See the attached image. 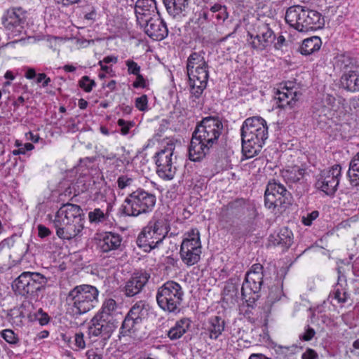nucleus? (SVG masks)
<instances>
[{
    "label": "nucleus",
    "mask_w": 359,
    "mask_h": 359,
    "mask_svg": "<svg viewBox=\"0 0 359 359\" xmlns=\"http://www.w3.org/2000/svg\"><path fill=\"white\" fill-rule=\"evenodd\" d=\"M224 129L218 116H207L197 124L189 147V158L191 161H201L218 144Z\"/></svg>",
    "instance_id": "nucleus-1"
},
{
    "label": "nucleus",
    "mask_w": 359,
    "mask_h": 359,
    "mask_svg": "<svg viewBox=\"0 0 359 359\" xmlns=\"http://www.w3.org/2000/svg\"><path fill=\"white\" fill-rule=\"evenodd\" d=\"M48 218L55 229L57 236L62 240L79 236L84 228V214L78 205L63 204L55 215H48Z\"/></svg>",
    "instance_id": "nucleus-2"
},
{
    "label": "nucleus",
    "mask_w": 359,
    "mask_h": 359,
    "mask_svg": "<svg viewBox=\"0 0 359 359\" xmlns=\"http://www.w3.org/2000/svg\"><path fill=\"white\" fill-rule=\"evenodd\" d=\"M242 151L247 158L257 155L268 138L266 121L260 116L248 118L241 126Z\"/></svg>",
    "instance_id": "nucleus-3"
},
{
    "label": "nucleus",
    "mask_w": 359,
    "mask_h": 359,
    "mask_svg": "<svg viewBox=\"0 0 359 359\" xmlns=\"http://www.w3.org/2000/svg\"><path fill=\"white\" fill-rule=\"evenodd\" d=\"M204 55V52H194L187 61L190 98L194 102H199L209 78L208 65Z\"/></svg>",
    "instance_id": "nucleus-4"
},
{
    "label": "nucleus",
    "mask_w": 359,
    "mask_h": 359,
    "mask_svg": "<svg viewBox=\"0 0 359 359\" xmlns=\"http://www.w3.org/2000/svg\"><path fill=\"white\" fill-rule=\"evenodd\" d=\"M99 290L90 285H81L71 290L65 299L67 314L78 317L94 309L98 303Z\"/></svg>",
    "instance_id": "nucleus-5"
},
{
    "label": "nucleus",
    "mask_w": 359,
    "mask_h": 359,
    "mask_svg": "<svg viewBox=\"0 0 359 359\" xmlns=\"http://www.w3.org/2000/svg\"><path fill=\"white\" fill-rule=\"evenodd\" d=\"M170 230L167 220L163 218H151L137 236V245L146 252L158 248L167 237Z\"/></svg>",
    "instance_id": "nucleus-6"
},
{
    "label": "nucleus",
    "mask_w": 359,
    "mask_h": 359,
    "mask_svg": "<svg viewBox=\"0 0 359 359\" xmlns=\"http://www.w3.org/2000/svg\"><path fill=\"white\" fill-rule=\"evenodd\" d=\"M156 203V197L154 194L138 188L126 197L121 212L125 216L138 217L152 212Z\"/></svg>",
    "instance_id": "nucleus-7"
},
{
    "label": "nucleus",
    "mask_w": 359,
    "mask_h": 359,
    "mask_svg": "<svg viewBox=\"0 0 359 359\" xmlns=\"http://www.w3.org/2000/svg\"><path fill=\"white\" fill-rule=\"evenodd\" d=\"M183 296L184 292L181 285L177 282L169 280L158 288L156 299L162 310L175 313L180 311Z\"/></svg>",
    "instance_id": "nucleus-8"
},
{
    "label": "nucleus",
    "mask_w": 359,
    "mask_h": 359,
    "mask_svg": "<svg viewBox=\"0 0 359 359\" xmlns=\"http://www.w3.org/2000/svg\"><path fill=\"white\" fill-rule=\"evenodd\" d=\"M46 283L45 276L39 273L25 271L22 273L12 284L13 291L26 298H35L37 293Z\"/></svg>",
    "instance_id": "nucleus-9"
},
{
    "label": "nucleus",
    "mask_w": 359,
    "mask_h": 359,
    "mask_svg": "<svg viewBox=\"0 0 359 359\" xmlns=\"http://www.w3.org/2000/svg\"><path fill=\"white\" fill-rule=\"evenodd\" d=\"M202 244L199 230L196 228L185 232L180 245V255L182 262L191 266L201 259Z\"/></svg>",
    "instance_id": "nucleus-10"
},
{
    "label": "nucleus",
    "mask_w": 359,
    "mask_h": 359,
    "mask_svg": "<svg viewBox=\"0 0 359 359\" xmlns=\"http://www.w3.org/2000/svg\"><path fill=\"white\" fill-rule=\"evenodd\" d=\"M174 150L175 145L172 143L168 144L154 156L156 173L160 178L165 181L173 180L176 175V157H173Z\"/></svg>",
    "instance_id": "nucleus-11"
},
{
    "label": "nucleus",
    "mask_w": 359,
    "mask_h": 359,
    "mask_svg": "<svg viewBox=\"0 0 359 359\" xmlns=\"http://www.w3.org/2000/svg\"><path fill=\"white\" fill-rule=\"evenodd\" d=\"M264 268L260 264H253L246 273L241 287V294L246 302L255 301L263 284Z\"/></svg>",
    "instance_id": "nucleus-12"
},
{
    "label": "nucleus",
    "mask_w": 359,
    "mask_h": 359,
    "mask_svg": "<svg viewBox=\"0 0 359 359\" xmlns=\"http://www.w3.org/2000/svg\"><path fill=\"white\" fill-rule=\"evenodd\" d=\"M291 194L286 188L276 181L269 182L264 194L265 205L269 209L286 208L291 203Z\"/></svg>",
    "instance_id": "nucleus-13"
},
{
    "label": "nucleus",
    "mask_w": 359,
    "mask_h": 359,
    "mask_svg": "<svg viewBox=\"0 0 359 359\" xmlns=\"http://www.w3.org/2000/svg\"><path fill=\"white\" fill-rule=\"evenodd\" d=\"M341 177V168L336 164L330 168L325 169L316 176L315 187L326 195H333L337 190Z\"/></svg>",
    "instance_id": "nucleus-14"
},
{
    "label": "nucleus",
    "mask_w": 359,
    "mask_h": 359,
    "mask_svg": "<svg viewBox=\"0 0 359 359\" xmlns=\"http://www.w3.org/2000/svg\"><path fill=\"white\" fill-rule=\"evenodd\" d=\"M26 19V13L20 7H13L6 12L4 25L9 37L20 36L23 32Z\"/></svg>",
    "instance_id": "nucleus-15"
},
{
    "label": "nucleus",
    "mask_w": 359,
    "mask_h": 359,
    "mask_svg": "<svg viewBox=\"0 0 359 359\" xmlns=\"http://www.w3.org/2000/svg\"><path fill=\"white\" fill-rule=\"evenodd\" d=\"M117 327L113 319H107L95 315L91 320V325L88 328L90 337H100L102 341L105 342L111 337L113 332Z\"/></svg>",
    "instance_id": "nucleus-16"
},
{
    "label": "nucleus",
    "mask_w": 359,
    "mask_h": 359,
    "mask_svg": "<svg viewBox=\"0 0 359 359\" xmlns=\"http://www.w3.org/2000/svg\"><path fill=\"white\" fill-rule=\"evenodd\" d=\"M139 25L145 34L154 40L161 41L168 34L166 24L160 18L159 13L147 20L146 23L139 24Z\"/></svg>",
    "instance_id": "nucleus-17"
},
{
    "label": "nucleus",
    "mask_w": 359,
    "mask_h": 359,
    "mask_svg": "<svg viewBox=\"0 0 359 359\" xmlns=\"http://www.w3.org/2000/svg\"><path fill=\"white\" fill-rule=\"evenodd\" d=\"M149 278L150 274L147 271L135 272L126 281L122 291L128 297H135L142 291Z\"/></svg>",
    "instance_id": "nucleus-18"
},
{
    "label": "nucleus",
    "mask_w": 359,
    "mask_h": 359,
    "mask_svg": "<svg viewBox=\"0 0 359 359\" xmlns=\"http://www.w3.org/2000/svg\"><path fill=\"white\" fill-rule=\"evenodd\" d=\"M251 47L257 51H262L269 47L274 41L276 36L268 25L264 24L258 27L257 34L253 36L249 34Z\"/></svg>",
    "instance_id": "nucleus-19"
},
{
    "label": "nucleus",
    "mask_w": 359,
    "mask_h": 359,
    "mask_svg": "<svg viewBox=\"0 0 359 359\" xmlns=\"http://www.w3.org/2000/svg\"><path fill=\"white\" fill-rule=\"evenodd\" d=\"M156 0H137L135 14L137 24L146 23L147 20L158 14Z\"/></svg>",
    "instance_id": "nucleus-20"
},
{
    "label": "nucleus",
    "mask_w": 359,
    "mask_h": 359,
    "mask_svg": "<svg viewBox=\"0 0 359 359\" xmlns=\"http://www.w3.org/2000/svg\"><path fill=\"white\" fill-rule=\"evenodd\" d=\"M300 96L297 88L292 86V83L289 86L285 85L281 90H278L275 95L277 100L278 107L283 109H292Z\"/></svg>",
    "instance_id": "nucleus-21"
},
{
    "label": "nucleus",
    "mask_w": 359,
    "mask_h": 359,
    "mask_svg": "<svg viewBox=\"0 0 359 359\" xmlns=\"http://www.w3.org/2000/svg\"><path fill=\"white\" fill-rule=\"evenodd\" d=\"M123 236L115 232H105L100 234L97 241V247L102 252L107 253L121 250Z\"/></svg>",
    "instance_id": "nucleus-22"
},
{
    "label": "nucleus",
    "mask_w": 359,
    "mask_h": 359,
    "mask_svg": "<svg viewBox=\"0 0 359 359\" xmlns=\"http://www.w3.org/2000/svg\"><path fill=\"white\" fill-rule=\"evenodd\" d=\"M224 328V320L221 316H212L204 321L203 324V334L210 339L216 340L222 335Z\"/></svg>",
    "instance_id": "nucleus-23"
},
{
    "label": "nucleus",
    "mask_w": 359,
    "mask_h": 359,
    "mask_svg": "<svg viewBox=\"0 0 359 359\" xmlns=\"http://www.w3.org/2000/svg\"><path fill=\"white\" fill-rule=\"evenodd\" d=\"M303 22L301 25L300 32H309L320 29L324 25V18L321 13L317 11L310 9L305 6L304 13H302Z\"/></svg>",
    "instance_id": "nucleus-24"
},
{
    "label": "nucleus",
    "mask_w": 359,
    "mask_h": 359,
    "mask_svg": "<svg viewBox=\"0 0 359 359\" xmlns=\"http://www.w3.org/2000/svg\"><path fill=\"white\" fill-rule=\"evenodd\" d=\"M168 13L174 18L186 16L189 11V0H163Z\"/></svg>",
    "instance_id": "nucleus-25"
},
{
    "label": "nucleus",
    "mask_w": 359,
    "mask_h": 359,
    "mask_svg": "<svg viewBox=\"0 0 359 359\" xmlns=\"http://www.w3.org/2000/svg\"><path fill=\"white\" fill-rule=\"evenodd\" d=\"M304 8L305 6L300 5L292 6L289 7L285 13L286 22L299 32L303 22L302 13H304Z\"/></svg>",
    "instance_id": "nucleus-26"
},
{
    "label": "nucleus",
    "mask_w": 359,
    "mask_h": 359,
    "mask_svg": "<svg viewBox=\"0 0 359 359\" xmlns=\"http://www.w3.org/2000/svg\"><path fill=\"white\" fill-rule=\"evenodd\" d=\"M341 87L347 91H359V72L355 70L345 72L340 79Z\"/></svg>",
    "instance_id": "nucleus-27"
},
{
    "label": "nucleus",
    "mask_w": 359,
    "mask_h": 359,
    "mask_svg": "<svg viewBox=\"0 0 359 359\" xmlns=\"http://www.w3.org/2000/svg\"><path fill=\"white\" fill-rule=\"evenodd\" d=\"M149 311V304L144 300H140L133 305L128 315L132 317V318L135 319L136 322L141 323L143 320L148 317Z\"/></svg>",
    "instance_id": "nucleus-28"
},
{
    "label": "nucleus",
    "mask_w": 359,
    "mask_h": 359,
    "mask_svg": "<svg viewBox=\"0 0 359 359\" xmlns=\"http://www.w3.org/2000/svg\"><path fill=\"white\" fill-rule=\"evenodd\" d=\"M190 326L191 321L188 318L180 319L168 330L167 336L172 341L179 339L187 332Z\"/></svg>",
    "instance_id": "nucleus-29"
},
{
    "label": "nucleus",
    "mask_w": 359,
    "mask_h": 359,
    "mask_svg": "<svg viewBox=\"0 0 359 359\" xmlns=\"http://www.w3.org/2000/svg\"><path fill=\"white\" fill-rule=\"evenodd\" d=\"M306 170L297 165L289 167L282 171V177L288 184L303 182Z\"/></svg>",
    "instance_id": "nucleus-30"
},
{
    "label": "nucleus",
    "mask_w": 359,
    "mask_h": 359,
    "mask_svg": "<svg viewBox=\"0 0 359 359\" xmlns=\"http://www.w3.org/2000/svg\"><path fill=\"white\" fill-rule=\"evenodd\" d=\"M322 41L318 36H311L304 39L299 47V52L304 55H311L320 48Z\"/></svg>",
    "instance_id": "nucleus-31"
},
{
    "label": "nucleus",
    "mask_w": 359,
    "mask_h": 359,
    "mask_svg": "<svg viewBox=\"0 0 359 359\" xmlns=\"http://www.w3.org/2000/svg\"><path fill=\"white\" fill-rule=\"evenodd\" d=\"M118 304L114 299H106L102 305L100 312L96 315L100 316L103 318L111 319V317L118 312Z\"/></svg>",
    "instance_id": "nucleus-32"
},
{
    "label": "nucleus",
    "mask_w": 359,
    "mask_h": 359,
    "mask_svg": "<svg viewBox=\"0 0 359 359\" xmlns=\"http://www.w3.org/2000/svg\"><path fill=\"white\" fill-rule=\"evenodd\" d=\"M272 238L274 245H282L289 248L292 243L293 233L287 227H283L278 233L272 236Z\"/></svg>",
    "instance_id": "nucleus-33"
},
{
    "label": "nucleus",
    "mask_w": 359,
    "mask_h": 359,
    "mask_svg": "<svg viewBox=\"0 0 359 359\" xmlns=\"http://www.w3.org/2000/svg\"><path fill=\"white\" fill-rule=\"evenodd\" d=\"M109 215V205L106 211L97 208L90 211L88 214L89 222L93 225L102 224L108 220Z\"/></svg>",
    "instance_id": "nucleus-34"
},
{
    "label": "nucleus",
    "mask_w": 359,
    "mask_h": 359,
    "mask_svg": "<svg viewBox=\"0 0 359 359\" xmlns=\"http://www.w3.org/2000/svg\"><path fill=\"white\" fill-rule=\"evenodd\" d=\"M348 175L353 186L359 185V151L350 161Z\"/></svg>",
    "instance_id": "nucleus-35"
},
{
    "label": "nucleus",
    "mask_w": 359,
    "mask_h": 359,
    "mask_svg": "<svg viewBox=\"0 0 359 359\" xmlns=\"http://www.w3.org/2000/svg\"><path fill=\"white\" fill-rule=\"evenodd\" d=\"M140 322H136V320L126 315L124 320L122 323L119 332V337H126L135 332L137 330V326L140 325Z\"/></svg>",
    "instance_id": "nucleus-36"
},
{
    "label": "nucleus",
    "mask_w": 359,
    "mask_h": 359,
    "mask_svg": "<svg viewBox=\"0 0 359 359\" xmlns=\"http://www.w3.org/2000/svg\"><path fill=\"white\" fill-rule=\"evenodd\" d=\"M0 336L12 348L19 347L21 345V340L18 333L11 329H4L0 332Z\"/></svg>",
    "instance_id": "nucleus-37"
},
{
    "label": "nucleus",
    "mask_w": 359,
    "mask_h": 359,
    "mask_svg": "<svg viewBox=\"0 0 359 359\" xmlns=\"http://www.w3.org/2000/svg\"><path fill=\"white\" fill-rule=\"evenodd\" d=\"M210 12L212 13V18L215 19L217 23H222L228 18L229 14L225 6L219 4H215L210 8Z\"/></svg>",
    "instance_id": "nucleus-38"
},
{
    "label": "nucleus",
    "mask_w": 359,
    "mask_h": 359,
    "mask_svg": "<svg viewBox=\"0 0 359 359\" xmlns=\"http://www.w3.org/2000/svg\"><path fill=\"white\" fill-rule=\"evenodd\" d=\"M325 103L330 107L332 111L338 112L340 111L341 107L344 108L345 100L342 97L336 98L331 95H327L325 98Z\"/></svg>",
    "instance_id": "nucleus-39"
},
{
    "label": "nucleus",
    "mask_w": 359,
    "mask_h": 359,
    "mask_svg": "<svg viewBox=\"0 0 359 359\" xmlns=\"http://www.w3.org/2000/svg\"><path fill=\"white\" fill-rule=\"evenodd\" d=\"M283 296L282 285L279 284L269 287V292L267 296V303L273 304L280 299Z\"/></svg>",
    "instance_id": "nucleus-40"
},
{
    "label": "nucleus",
    "mask_w": 359,
    "mask_h": 359,
    "mask_svg": "<svg viewBox=\"0 0 359 359\" xmlns=\"http://www.w3.org/2000/svg\"><path fill=\"white\" fill-rule=\"evenodd\" d=\"M134 178L130 175H121L116 180L117 187L120 190L130 187L134 182Z\"/></svg>",
    "instance_id": "nucleus-41"
},
{
    "label": "nucleus",
    "mask_w": 359,
    "mask_h": 359,
    "mask_svg": "<svg viewBox=\"0 0 359 359\" xmlns=\"http://www.w3.org/2000/svg\"><path fill=\"white\" fill-rule=\"evenodd\" d=\"M79 86L86 93H90L96 86V83L93 79H90L88 76H83L79 81Z\"/></svg>",
    "instance_id": "nucleus-42"
},
{
    "label": "nucleus",
    "mask_w": 359,
    "mask_h": 359,
    "mask_svg": "<svg viewBox=\"0 0 359 359\" xmlns=\"http://www.w3.org/2000/svg\"><path fill=\"white\" fill-rule=\"evenodd\" d=\"M73 344L76 350L83 349L86 347L84 335L81 332H76L74 334Z\"/></svg>",
    "instance_id": "nucleus-43"
},
{
    "label": "nucleus",
    "mask_w": 359,
    "mask_h": 359,
    "mask_svg": "<svg viewBox=\"0 0 359 359\" xmlns=\"http://www.w3.org/2000/svg\"><path fill=\"white\" fill-rule=\"evenodd\" d=\"M125 62L129 74L137 75L140 73L141 67L136 62L129 59Z\"/></svg>",
    "instance_id": "nucleus-44"
},
{
    "label": "nucleus",
    "mask_w": 359,
    "mask_h": 359,
    "mask_svg": "<svg viewBox=\"0 0 359 359\" xmlns=\"http://www.w3.org/2000/svg\"><path fill=\"white\" fill-rule=\"evenodd\" d=\"M316 332L314 329L309 326H306L304 331L299 334V338L301 341H309L315 336Z\"/></svg>",
    "instance_id": "nucleus-45"
},
{
    "label": "nucleus",
    "mask_w": 359,
    "mask_h": 359,
    "mask_svg": "<svg viewBox=\"0 0 359 359\" xmlns=\"http://www.w3.org/2000/svg\"><path fill=\"white\" fill-rule=\"evenodd\" d=\"M319 215V212L317 210H313L310 213H308L306 216H303L302 222L305 226H311L313 221L316 219Z\"/></svg>",
    "instance_id": "nucleus-46"
},
{
    "label": "nucleus",
    "mask_w": 359,
    "mask_h": 359,
    "mask_svg": "<svg viewBox=\"0 0 359 359\" xmlns=\"http://www.w3.org/2000/svg\"><path fill=\"white\" fill-rule=\"evenodd\" d=\"M135 107L140 111H145L148 108V99L146 95H143L135 100Z\"/></svg>",
    "instance_id": "nucleus-47"
},
{
    "label": "nucleus",
    "mask_w": 359,
    "mask_h": 359,
    "mask_svg": "<svg viewBox=\"0 0 359 359\" xmlns=\"http://www.w3.org/2000/svg\"><path fill=\"white\" fill-rule=\"evenodd\" d=\"M34 145L31 143H26L24 145H21L18 149L13 151V155L25 154L26 151H31L34 149Z\"/></svg>",
    "instance_id": "nucleus-48"
},
{
    "label": "nucleus",
    "mask_w": 359,
    "mask_h": 359,
    "mask_svg": "<svg viewBox=\"0 0 359 359\" xmlns=\"http://www.w3.org/2000/svg\"><path fill=\"white\" fill-rule=\"evenodd\" d=\"M136 76V79L133 83L135 88H144L147 86L146 80L142 74H138Z\"/></svg>",
    "instance_id": "nucleus-49"
},
{
    "label": "nucleus",
    "mask_w": 359,
    "mask_h": 359,
    "mask_svg": "<svg viewBox=\"0 0 359 359\" xmlns=\"http://www.w3.org/2000/svg\"><path fill=\"white\" fill-rule=\"evenodd\" d=\"M36 83H42L43 88L47 87L51 81L50 79L48 77L47 75L44 73H40L39 74H36Z\"/></svg>",
    "instance_id": "nucleus-50"
},
{
    "label": "nucleus",
    "mask_w": 359,
    "mask_h": 359,
    "mask_svg": "<svg viewBox=\"0 0 359 359\" xmlns=\"http://www.w3.org/2000/svg\"><path fill=\"white\" fill-rule=\"evenodd\" d=\"M117 123L118 125L121 128V134L123 135H127L129 132L130 127L132 126L131 123H127L125 120L121 118L118 119Z\"/></svg>",
    "instance_id": "nucleus-51"
},
{
    "label": "nucleus",
    "mask_w": 359,
    "mask_h": 359,
    "mask_svg": "<svg viewBox=\"0 0 359 359\" xmlns=\"http://www.w3.org/2000/svg\"><path fill=\"white\" fill-rule=\"evenodd\" d=\"M38 235L40 238H43L51 234L50 230L44 225L39 224L37 226Z\"/></svg>",
    "instance_id": "nucleus-52"
},
{
    "label": "nucleus",
    "mask_w": 359,
    "mask_h": 359,
    "mask_svg": "<svg viewBox=\"0 0 359 359\" xmlns=\"http://www.w3.org/2000/svg\"><path fill=\"white\" fill-rule=\"evenodd\" d=\"M318 354L312 348H307L302 355V359H317Z\"/></svg>",
    "instance_id": "nucleus-53"
},
{
    "label": "nucleus",
    "mask_w": 359,
    "mask_h": 359,
    "mask_svg": "<svg viewBox=\"0 0 359 359\" xmlns=\"http://www.w3.org/2000/svg\"><path fill=\"white\" fill-rule=\"evenodd\" d=\"M87 359H102L101 354L98 353L96 350L90 349L86 352Z\"/></svg>",
    "instance_id": "nucleus-54"
},
{
    "label": "nucleus",
    "mask_w": 359,
    "mask_h": 359,
    "mask_svg": "<svg viewBox=\"0 0 359 359\" xmlns=\"http://www.w3.org/2000/svg\"><path fill=\"white\" fill-rule=\"evenodd\" d=\"M13 245V240L12 238H5L0 243V250H2L5 248H10Z\"/></svg>",
    "instance_id": "nucleus-55"
},
{
    "label": "nucleus",
    "mask_w": 359,
    "mask_h": 359,
    "mask_svg": "<svg viewBox=\"0 0 359 359\" xmlns=\"http://www.w3.org/2000/svg\"><path fill=\"white\" fill-rule=\"evenodd\" d=\"M25 76L27 79H33L36 76V71L33 68H28L25 72Z\"/></svg>",
    "instance_id": "nucleus-56"
},
{
    "label": "nucleus",
    "mask_w": 359,
    "mask_h": 359,
    "mask_svg": "<svg viewBox=\"0 0 359 359\" xmlns=\"http://www.w3.org/2000/svg\"><path fill=\"white\" fill-rule=\"evenodd\" d=\"M103 63L104 62L102 60H100L98 62V65L100 67L101 70L105 72L106 74L111 73L112 72L111 67L107 65H104Z\"/></svg>",
    "instance_id": "nucleus-57"
},
{
    "label": "nucleus",
    "mask_w": 359,
    "mask_h": 359,
    "mask_svg": "<svg viewBox=\"0 0 359 359\" xmlns=\"http://www.w3.org/2000/svg\"><path fill=\"white\" fill-rule=\"evenodd\" d=\"M285 42V39L283 36L280 35L277 38V41L275 43V48L276 49L280 48Z\"/></svg>",
    "instance_id": "nucleus-58"
},
{
    "label": "nucleus",
    "mask_w": 359,
    "mask_h": 359,
    "mask_svg": "<svg viewBox=\"0 0 359 359\" xmlns=\"http://www.w3.org/2000/svg\"><path fill=\"white\" fill-rule=\"evenodd\" d=\"M102 61H103L106 64H109V63H114L115 64L118 62V58L116 56L109 55V56L104 57V59Z\"/></svg>",
    "instance_id": "nucleus-59"
},
{
    "label": "nucleus",
    "mask_w": 359,
    "mask_h": 359,
    "mask_svg": "<svg viewBox=\"0 0 359 359\" xmlns=\"http://www.w3.org/2000/svg\"><path fill=\"white\" fill-rule=\"evenodd\" d=\"M350 104L351 107L354 109H359V97H353L350 100Z\"/></svg>",
    "instance_id": "nucleus-60"
},
{
    "label": "nucleus",
    "mask_w": 359,
    "mask_h": 359,
    "mask_svg": "<svg viewBox=\"0 0 359 359\" xmlns=\"http://www.w3.org/2000/svg\"><path fill=\"white\" fill-rule=\"evenodd\" d=\"M39 323L41 325H46L49 321V317L47 314H43L42 316L39 319Z\"/></svg>",
    "instance_id": "nucleus-61"
},
{
    "label": "nucleus",
    "mask_w": 359,
    "mask_h": 359,
    "mask_svg": "<svg viewBox=\"0 0 359 359\" xmlns=\"http://www.w3.org/2000/svg\"><path fill=\"white\" fill-rule=\"evenodd\" d=\"M88 102L84 99L81 98L79 100L78 106L81 109H85L88 107Z\"/></svg>",
    "instance_id": "nucleus-62"
},
{
    "label": "nucleus",
    "mask_w": 359,
    "mask_h": 359,
    "mask_svg": "<svg viewBox=\"0 0 359 359\" xmlns=\"http://www.w3.org/2000/svg\"><path fill=\"white\" fill-rule=\"evenodd\" d=\"M27 135H29V137L27 136V138L34 142H37L39 140V136L37 134L34 135V133L29 132Z\"/></svg>",
    "instance_id": "nucleus-63"
},
{
    "label": "nucleus",
    "mask_w": 359,
    "mask_h": 359,
    "mask_svg": "<svg viewBox=\"0 0 359 359\" xmlns=\"http://www.w3.org/2000/svg\"><path fill=\"white\" fill-rule=\"evenodd\" d=\"M63 69L67 72H74L76 67L72 65H66L63 67Z\"/></svg>",
    "instance_id": "nucleus-64"
}]
</instances>
